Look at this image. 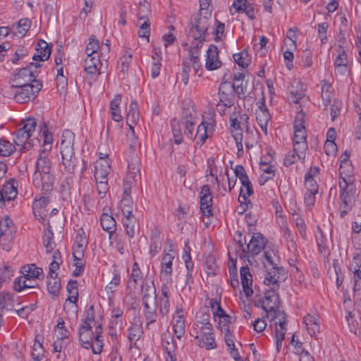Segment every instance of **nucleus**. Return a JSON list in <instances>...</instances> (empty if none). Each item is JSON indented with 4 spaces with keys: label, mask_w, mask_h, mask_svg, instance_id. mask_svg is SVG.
Here are the masks:
<instances>
[{
    "label": "nucleus",
    "mask_w": 361,
    "mask_h": 361,
    "mask_svg": "<svg viewBox=\"0 0 361 361\" xmlns=\"http://www.w3.org/2000/svg\"><path fill=\"white\" fill-rule=\"evenodd\" d=\"M209 20L200 13L193 16L191 21L190 35L192 38L205 37L206 32L209 26Z\"/></svg>",
    "instance_id": "ddd939ff"
},
{
    "label": "nucleus",
    "mask_w": 361,
    "mask_h": 361,
    "mask_svg": "<svg viewBox=\"0 0 361 361\" xmlns=\"http://www.w3.org/2000/svg\"><path fill=\"white\" fill-rule=\"evenodd\" d=\"M191 249L189 246L188 240L185 242V245L183 251L182 259L185 262L186 269L189 270H192L193 268V262H192V258L190 256Z\"/></svg>",
    "instance_id": "e2e57ef3"
},
{
    "label": "nucleus",
    "mask_w": 361,
    "mask_h": 361,
    "mask_svg": "<svg viewBox=\"0 0 361 361\" xmlns=\"http://www.w3.org/2000/svg\"><path fill=\"white\" fill-rule=\"evenodd\" d=\"M305 114L300 110L295 117L294 121V135L293 137V144L295 147L303 155V152L307 151L308 145L307 142V131L305 127Z\"/></svg>",
    "instance_id": "6e6552de"
},
{
    "label": "nucleus",
    "mask_w": 361,
    "mask_h": 361,
    "mask_svg": "<svg viewBox=\"0 0 361 361\" xmlns=\"http://www.w3.org/2000/svg\"><path fill=\"white\" fill-rule=\"evenodd\" d=\"M123 226L126 228V234L130 238H133L135 235L136 219L133 214L125 215Z\"/></svg>",
    "instance_id": "864d4df0"
},
{
    "label": "nucleus",
    "mask_w": 361,
    "mask_h": 361,
    "mask_svg": "<svg viewBox=\"0 0 361 361\" xmlns=\"http://www.w3.org/2000/svg\"><path fill=\"white\" fill-rule=\"evenodd\" d=\"M234 173L235 177L239 178L242 186L243 187L240 189L238 201L241 202V199H243V200L246 202L247 197L253 194L252 183L242 165H236L235 166Z\"/></svg>",
    "instance_id": "f8f14e48"
},
{
    "label": "nucleus",
    "mask_w": 361,
    "mask_h": 361,
    "mask_svg": "<svg viewBox=\"0 0 361 361\" xmlns=\"http://www.w3.org/2000/svg\"><path fill=\"white\" fill-rule=\"evenodd\" d=\"M47 290L48 292L56 296L59 293L61 287L60 279L58 276L57 272H49L47 276Z\"/></svg>",
    "instance_id": "79ce46f5"
},
{
    "label": "nucleus",
    "mask_w": 361,
    "mask_h": 361,
    "mask_svg": "<svg viewBox=\"0 0 361 361\" xmlns=\"http://www.w3.org/2000/svg\"><path fill=\"white\" fill-rule=\"evenodd\" d=\"M259 302H262V307L268 317L269 313L275 312L278 310L280 303L279 295L276 291L267 289L264 293V299Z\"/></svg>",
    "instance_id": "a211bd4d"
},
{
    "label": "nucleus",
    "mask_w": 361,
    "mask_h": 361,
    "mask_svg": "<svg viewBox=\"0 0 361 361\" xmlns=\"http://www.w3.org/2000/svg\"><path fill=\"white\" fill-rule=\"evenodd\" d=\"M161 248V240L157 234H152L151 236V243L149 245V253L152 256H155Z\"/></svg>",
    "instance_id": "774afa93"
},
{
    "label": "nucleus",
    "mask_w": 361,
    "mask_h": 361,
    "mask_svg": "<svg viewBox=\"0 0 361 361\" xmlns=\"http://www.w3.org/2000/svg\"><path fill=\"white\" fill-rule=\"evenodd\" d=\"M62 158V164L64 170L69 174H73L76 169L77 159L74 156V153L61 154Z\"/></svg>",
    "instance_id": "49530a36"
},
{
    "label": "nucleus",
    "mask_w": 361,
    "mask_h": 361,
    "mask_svg": "<svg viewBox=\"0 0 361 361\" xmlns=\"http://www.w3.org/2000/svg\"><path fill=\"white\" fill-rule=\"evenodd\" d=\"M321 98L322 104L326 109L331 103V99L333 98L334 89L332 85L324 80L321 82Z\"/></svg>",
    "instance_id": "c03bdc74"
},
{
    "label": "nucleus",
    "mask_w": 361,
    "mask_h": 361,
    "mask_svg": "<svg viewBox=\"0 0 361 361\" xmlns=\"http://www.w3.org/2000/svg\"><path fill=\"white\" fill-rule=\"evenodd\" d=\"M229 121L231 133L232 136H234L235 134L243 135L242 128L243 125L240 123V121L237 117V114L235 113H233L230 116Z\"/></svg>",
    "instance_id": "6e6d98bb"
},
{
    "label": "nucleus",
    "mask_w": 361,
    "mask_h": 361,
    "mask_svg": "<svg viewBox=\"0 0 361 361\" xmlns=\"http://www.w3.org/2000/svg\"><path fill=\"white\" fill-rule=\"evenodd\" d=\"M147 281H152L151 279H147V276H145L143 272H132L129 275V280L128 283V288L135 289L137 286H140V290L146 286Z\"/></svg>",
    "instance_id": "72a5a7b5"
},
{
    "label": "nucleus",
    "mask_w": 361,
    "mask_h": 361,
    "mask_svg": "<svg viewBox=\"0 0 361 361\" xmlns=\"http://www.w3.org/2000/svg\"><path fill=\"white\" fill-rule=\"evenodd\" d=\"M21 126L16 132L13 141L16 145L28 150L34 145V140L31 137L37 127L36 119L29 117L22 121Z\"/></svg>",
    "instance_id": "423d86ee"
},
{
    "label": "nucleus",
    "mask_w": 361,
    "mask_h": 361,
    "mask_svg": "<svg viewBox=\"0 0 361 361\" xmlns=\"http://www.w3.org/2000/svg\"><path fill=\"white\" fill-rule=\"evenodd\" d=\"M35 50L32 59L37 61H44L48 60L51 55V47L44 40L40 39L36 44Z\"/></svg>",
    "instance_id": "c756f323"
},
{
    "label": "nucleus",
    "mask_w": 361,
    "mask_h": 361,
    "mask_svg": "<svg viewBox=\"0 0 361 361\" xmlns=\"http://www.w3.org/2000/svg\"><path fill=\"white\" fill-rule=\"evenodd\" d=\"M55 177L52 172L34 173L32 183L35 187L40 188L44 192H49L54 189Z\"/></svg>",
    "instance_id": "2eb2a0df"
},
{
    "label": "nucleus",
    "mask_w": 361,
    "mask_h": 361,
    "mask_svg": "<svg viewBox=\"0 0 361 361\" xmlns=\"http://www.w3.org/2000/svg\"><path fill=\"white\" fill-rule=\"evenodd\" d=\"M127 123L131 131V134L134 135L133 126L137 124L139 120V109L136 101L133 100L129 106V111L127 114Z\"/></svg>",
    "instance_id": "ea45409f"
},
{
    "label": "nucleus",
    "mask_w": 361,
    "mask_h": 361,
    "mask_svg": "<svg viewBox=\"0 0 361 361\" xmlns=\"http://www.w3.org/2000/svg\"><path fill=\"white\" fill-rule=\"evenodd\" d=\"M101 62L99 55L87 56L84 60V70L91 76H98L100 74Z\"/></svg>",
    "instance_id": "a878e982"
},
{
    "label": "nucleus",
    "mask_w": 361,
    "mask_h": 361,
    "mask_svg": "<svg viewBox=\"0 0 361 361\" xmlns=\"http://www.w3.org/2000/svg\"><path fill=\"white\" fill-rule=\"evenodd\" d=\"M141 294L145 309L157 307L156 289L152 281H147L146 286L141 290Z\"/></svg>",
    "instance_id": "4be33fe9"
},
{
    "label": "nucleus",
    "mask_w": 361,
    "mask_h": 361,
    "mask_svg": "<svg viewBox=\"0 0 361 361\" xmlns=\"http://www.w3.org/2000/svg\"><path fill=\"white\" fill-rule=\"evenodd\" d=\"M44 352L42 343L39 340V336H37L31 353L33 361H41L44 357Z\"/></svg>",
    "instance_id": "5fc2aeb1"
},
{
    "label": "nucleus",
    "mask_w": 361,
    "mask_h": 361,
    "mask_svg": "<svg viewBox=\"0 0 361 361\" xmlns=\"http://www.w3.org/2000/svg\"><path fill=\"white\" fill-rule=\"evenodd\" d=\"M238 246L239 250H241V252L239 254V258L240 260H243L245 262V265L240 267V271H249V265L252 268L260 269L255 256L257 255L265 248L267 243L265 238L260 233H254L246 246L247 250L246 251L243 247L246 244L245 237L243 238L241 233H238Z\"/></svg>",
    "instance_id": "7ed1b4c3"
},
{
    "label": "nucleus",
    "mask_w": 361,
    "mask_h": 361,
    "mask_svg": "<svg viewBox=\"0 0 361 361\" xmlns=\"http://www.w3.org/2000/svg\"><path fill=\"white\" fill-rule=\"evenodd\" d=\"M173 329L177 337L180 339L185 334V319L183 311L177 310L173 317Z\"/></svg>",
    "instance_id": "4c0bfd02"
},
{
    "label": "nucleus",
    "mask_w": 361,
    "mask_h": 361,
    "mask_svg": "<svg viewBox=\"0 0 361 361\" xmlns=\"http://www.w3.org/2000/svg\"><path fill=\"white\" fill-rule=\"evenodd\" d=\"M187 60H191V68H192L195 75L201 77L202 74V67L200 59V54L193 52L191 56L187 57Z\"/></svg>",
    "instance_id": "4d7b16f0"
},
{
    "label": "nucleus",
    "mask_w": 361,
    "mask_h": 361,
    "mask_svg": "<svg viewBox=\"0 0 361 361\" xmlns=\"http://www.w3.org/2000/svg\"><path fill=\"white\" fill-rule=\"evenodd\" d=\"M191 60L185 59L182 64L181 80L185 85H187L189 82L190 73L191 72Z\"/></svg>",
    "instance_id": "338daca9"
},
{
    "label": "nucleus",
    "mask_w": 361,
    "mask_h": 361,
    "mask_svg": "<svg viewBox=\"0 0 361 361\" xmlns=\"http://www.w3.org/2000/svg\"><path fill=\"white\" fill-rule=\"evenodd\" d=\"M152 59L149 71L151 77L154 79L159 75L161 68L162 56L160 49H154Z\"/></svg>",
    "instance_id": "c9c22d12"
},
{
    "label": "nucleus",
    "mask_w": 361,
    "mask_h": 361,
    "mask_svg": "<svg viewBox=\"0 0 361 361\" xmlns=\"http://www.w3.org/2000/svg\"><path fill=\"white\" fill-rule=\"evenodd\" d=\"M100 224L104 231L109 233V238L111 239L116 229V221L112 216L103 214L100 218Z\"/></svg>",
    "instance_id": "37998d69"
},
{
    "label": "nucleus",
    "mask_w": 361,
    "mask_h": 361,
    "mask_svg": "<svg viewBox=\"0 0 361 361\" xmlns=\"http://www.w3.org/2000/svg\"><path fill=\"white\" fill-rule=\"evenodd\" d=\"M44 226L43 234V244L47 253L54 250L56 244L54 240V232L50 226L49 221L47 224H42Z\"/></svg>",
    "instance_id": "e433bc0d"
},
{
    "label": "nucleus",
    "mask_w": 361,
    "mask_h": 361,
    "mask_svg": "<svg viewBox=\"0 0 361 361\" xmlns=\"http://www.w3.org/2000/svg\"><path fill=\"white\" fill-rule=\"evenodd\" d=\"M132 184L128 182L123 183V192L121 200V207L123 214H133V201L130 197V189Z\"/></svg>",
    "instance_id": "cd10ccee"
},
{
    "label": "nucleus",
    "mask_w": 361,
    "mask_h": 361,
    "mask_svg": "<svg viewBox=\"0 0 361 361\" xmlns=\"http://www.w3.org/2000/svg\"><path fill=\"white\" fill-rule=\"evenodd\" d=\"M142 329L140 324H133L128 329V339L130 343H135L142 336Z\"/></svg>",
    "instance_id": "bf43d9fd"
},
{
    "label": "nucleus",
    "mask_w": 361,
    "mask_h": 361,
    "mask_svg": "<svg viewBox=\"0 0 361 361\" xmlns=\"http://www.w3.org/2000/svg\"><path fill=\"white\" fill-rule=\"evenodd\" d=\"M221 66L219 57V49L214 45H210L207 51L205 68L208 71H214Z\"/></svg>",
    "instance_id": "393cba45"
},
{
    "label": "nucleus",
    "mask_w": 361,
    "mask_h": 361,
    "mask_svg": "<svg viewBox=\"0 0 361 361\" xmlns=\"http://www.w3.org/2000/svg\"><path fill=\"white\" fill-rule=\"evenodd\" d=\"M14 151L15 147L11 142L0 139V157L10 156Z\"/></svg>",
    "instance_id": "680f3d73"
},
{
    "label": "nucleus",
    "mask_w": 361,
    "mask_h": 361,
    "mask_svg": "<svg viewBox=\"0 0 361 361\" xmlns=\"http://www.w3.org/2000/svg\"><path fill=\"white\" fill-rule=\"evenodd\" d=\"M147 281H152L151 279H147V276H145L143 272H132L129 275V280L128 283V288L135 289L137 286H140V290L146 286Z\"/></svg>",
    "instance_id": "f704fd0d"
},
{
    "label": "nucleus",
    "mask_w": 361,
    "mask_h": 361,
    "mask_svg": "<svg viewBox=\"0 0 361 361\" xmlns=\"http://www.w3.org/2000/svg\"><path fill=\"white\" fill-rule=\"evenodd\" d=\"M99 49V41L91 36L89 38V42L85 49V54L87 56L99 55L98 50Z\"/></svg>",
    "instance_id": "69168bd1"
},
{
    "label": "nucleus",
    "mask_w": 361,
    "mask_h": 361,
    "mask_svg": "<svg viewBox=\"0 0 361 361\" xmlns=\"http://www.w3.org/2000/svg\"><path fill=\"white\" fill-rule=\"evenodd\" d=\"M338 45L336 49V56L334 61L336 73L341 75L345 74L348 71V59L345 52L344 37L338 40Z\"/></svg>",
    "instance_id": "4468645a"
},
{
    "label": "nucleus",
    "mask_w": 361,
    "mask_h": 361,
    "mask_svg": "<svg viewBox=\"0 0 361 361\" xmlns=\"http://www.w3.org/2000/svg\"><path fill=\"white\" fill-rule=\"evenodd\" d=\"M48 154L44 152H40L36 161V169L34 173H47L52 172L51 163L48 159Z\"/></svg>",
    "instance_id": "58836bf2"
},
{
    "label": "nucleus",
    "mask_w": 361,
    "mask_h": 361,
    "mask_svg": "<svg viewBox=\"0 0 361 361\" xmlns=\"http://www.w3.org/2000/svg\"><path fill=\"white\" fill-rule=\"evenodd\" d=\"M218 97L219 101L216 105V109L221 116H224L235 104V96L230 82H223L219 85Z\"/></svg>",
    "instance_id": "1a4fd4ad"
},
{
    "label": "nucleus",
    "mask_w": 361,
    "mask_h": 361,
    "mask_svg": "<svg viewBox=\"0 0 361 361\" xmlns=\"http://www.w3.org/2000/svg\"><path fill=\"white\" fill-rule=\"evenodd\" d=\"M13 87L16 88L13 92L14 100L18 103L25 104L36 97L42 87V84L40 81H35V83Z\"/></svg>",
    "instance_id": "9d476101"
},
{
    "label": "nucleus",
    "mask_w": 361,
    "mask_h": 361,
    "mask_svg": "<svg viewBox=\"0 0 361 361\" xmlns=\"http://www.w3.org/2000/svg\"><path fill=\"white\" fill-rule=\"evenodd\" d=\"M288 278V272H266L264 283L269 290L277 291L281 283Z\"/></svg>",
    "instance_id": "5701e85b"
},
{
    "label": "nucleus",
    "mask_w": 361,
    "mask_h": 361,
    "mask_svg": "<svg viewBox=\"0 0 361 361\" xmlns=\"http://www.w3.org/2000/svg\"><path fill=\"white\" fill-rule=\"evenodd\" d=\"M271 118V116L264 105V101L263 100L261 105L259 106L256 110V121L262 129V130L267 134V128L269 121Z\"/></svg>",
    "instance_id": "c85d7f7f"
},
{
    "label": "nucleus",
    "mask_w": 361,
    "mask_h": 361,
    "mask_svg": "<svg viewBox=\"0 0 361 361\" xmlns=\"http://www.w3.org/2000/svg\"><path fill=\"white\" fill-rule=\"evenodd\" d=\"M75 134L70 130H65L61 136V154L74 153L73 144H74Z\"/></svg>",
    "instance_id": "7c9ffc66"
},
{
    "label": "nucleus",
    "mask_w": 361,
    "mask_h": 361,
    "mask_svg": "<svg viewBox=\"0 0 361 361\" xmlns=\"http://www.w3.org/2000/svg\"><path fill=\"white\" fill-rule=\"evenodd\" d=\"M235 63L240 67L245 68L251 63V57L250 56L247 50H243L239 53L234 54L233 56Z\"/></svg>",
    "instance_id": "3c124183"
},
{
    "label": "nucleus",
    "mask_w": 361,
    "mask_h": 361,
    "mask_svg": "<svg viewBox=\"0 0 361 361\" xmlns=\"http://www.w3.org/2000/svg\"><path fill=\"white\" fill-rule=\"evenodd\" d=\"M210 315L208 311L200 312L197 315L195 326L198 328L201 336L199 346L207 350L214 349L216 347L215 343L212 324L209 322Z\"/></svg>",
    "instance_id": "39448f33"
},
{
    "label": "nucleus",
    "mask_w": 361,
    "mask_h": 361,
    "mask_svg": "<svg viewBox=\"0 0 361 361\" xmlns=\"http://www.w3.org/2000/svg\"><path fill=\"white\" fill-rule=\"evenodd\" d=\"M315 238L321 254L324 256L328 255L329 254L328 240L319 227L317 228Z\"/></svg>",
    "instance_id": "de8ad7c7"
},
{
    "label": "nucleus",
    "mask_w": 361,
    "mask_h": 361,
    "mask_svg": "<svg viewBox=\"0 0 361 361\" xmlns=\"http://www.w3.org/2000/svg\"><path fill=\"white\" fill-rule=\"evenodd\" d=\"M280 228L283 238L287 242L288 248L293 252L296 251L297 245L295 242V234L290 230L286 221L283 218H281Z\"/></svg>",
    "instance_id": "473e14b6"
},
{
    "label": "nucleus",
    "mask_w": 361,
    "mask_h": 361,
    "mask_svg": "<svg viewBox=\"0 0 361 361\" xmlns=\"http://www.w3.org/2000/svg\"><path fill=\"white\" fill-rule=\"evenodd\" d=\"M93 321V313L88 312L78 331L79 341L84 348H91L94 354H100L103 350V341L101 339L102 328L101 325H97L95 331H92L91 324Z\"/></svg>",
    "instance_id": "20e7f679"
},
{
    "label": "nucleus",
    "mask_w": 361,
    "mask_h": 361,
    "mask_svg": "<svg viewBox=\"0 0 361 361\" xmlns=\"http://www.w3.org/2000/svg\"><path fill=\"white\" fill-rule=\"evenodd\" d=\"M94 177L97 184V192L101 197H104L109 190L108 175L111 172L109 159H97L94 166Z\"/></svg>",
    "instance_id": "0eeeda50"
},
{
    "label": "nucleus",
    "mask_w": 361,
    "mask_h": 361,
    "mask_svg": "<svg viewBox=\"0 0 361 361\" xmlns=\"http://www.w3.org/2000/svg\"><path fill=\"white\" fill-rule=\"evenodd\" d=\"M121 102V96L116 94L110 102V114L113 121L119 123L122 122L123 116L121 115L120 104Z\"/></svg>",
    "instance_id": "a19ab883"
},
{
    "label": "nucleus",
    "mask_w": 361,
    "mask_h": 361,
    "mask_svg": "<svg viewBox=\"0 0 361 361\" xmlns=\"http://www.w3.org/2000/svg\"><path fill=\"white\" fill-rule=\"evenodd\" d=\"M200 210L203 216H212V196L208 185L201 188L200 192Z\"/></svg>",
    "instance_id": "6ab92c4d"
},
{
    "label": "nucleus",
    "mask_w": 361,
    "mask_h": 361,
    "mask_svg": "<svg viewBox=\"0 0 361 361\" xmlns=\"http://www.w3.org/2000/svg\"><path fill=\"white\" fill-rule=\"evenodd\" d=\"M195 113L194 109H183L180 121H171L174 142L180 145L183 142V135L195 142V147H200L207 139L212 135L216 121L213 118L203 119L195 130Z\"/></svg>",
    "instance_id": "f257e3e1"
},
{
    "label": "nucleus",
    "mask_w": 361,
    "mask_h": 361,
    "mask_svg": "<svg viewBox=\"0 0 361 361\" xmlns=\"http://www.w3.org/2000/svg\"><path fill=\"white\" fill-rule=\"evenodd\" d=\"M128 161V173L124 182L133 184L137 182L140 178V159L137 155L133 149L132 154L127 159Z\"/></svg>",
    "instance_id": "dca6fc26"
},
{
    "label": "nucleus",
    "mask_w": 361,
    "mask_h": 361,
    "mask_svg": "<svg viewBox=\"0 0 361 361\" xmlns=\"http://www.w3.org/2000/svg\"><path fill=\"white\" fill-rule=\"evenodd\" d=\"M338 186L340 189V216L343 218L353 207L357 195L354 169L350 162L340 164Z\"/></svg>",
    "instance_id": "f03ea898"
},
{
    "label": "nucleus",
    "mask_w": 361,
    "mask_h": 361,
    "mask_svg": "<svg viewBox=\"0 0 361 361\" xmlns=\"http://www.w3.org/2000/svg\"><path fill=\"white\" fill-rule=\"evenodd\" d=\"M41 67L39 63H30L16 73L12 78V86H21L27 83H35L38 75V69Z\"/></svg>",
    "instance_id": "9b49d317"
},
{
    "label": "nucleus",
    "mask_w": 361,
    "mask_h": 361,
    "mask_svg": "<svg viewBox=\"0 0 361 361\" xmlns=\"http://www.w3.org/2000/svg\"><path fill=\"white\" fill-rule=\"evenodd\" d=\"M243 292L247 298L253 294L252 288V276L250 272H240Z\"/></svg>",
    "instance_id": "09e8293b"
},
{
    "label": "nucleus",
    "mask_w": 361,
    "mask_h": 361,
    "mask_svg": "<svg viewBox=\"0 0 361 361\" xmlns=\"http://www.w3.org/2000/svg\"><path fill=\"white\" fill-rule=\"evenodd\" d=\"M16 233V227L11 218L6 215L0 221V240L11 241Z\"/></svg>",
    "instance_id": "b1692460"
},
{
    "label": "nucleus",
    "mask_w": 361,
    "mask_h": 361,
    "mask_svg": "<svg viewBox=\"0 0 361 361\" xmlns=\"http://www.w3.org/2000/svg\"><path fill=\"white\" fill-rule=\"evenodd\" d=\"M262 267L267 271H273L279 269L280 258L276 252L269 247L264 252L263 256L260 258Z\"/></svg>",
    "instance_id": "412c9836"
},
{
    "label": "nucleus",
    "mask_w": 361,
    "mask_h": 361,
    "mask_svg": "<svg viewBox=\"0 0 361 361\" xmlns=\"http://www.w3.org/2000/svg\"><path fill=\"white\" fill-rule=\"evenodd\" d=\"M48 196H42L39 199H35L32 203V209L35 218L42 224H47L48 210L46 209L49 202Z\"/></svg>",
    "instance_id": "f3484780"
},
{
    "label": "nucleus",
    "mask_w": 361,
    "mask_h": 361,
    "mask_svg": "<svg viewBox=\"0 0 361 361\" xmlns=\"http://www.w3.org/2000/svg\"><path fill=\"white\" fill-rule=\"evenodd\" d=\"M274 317L275 319H278V321L275 322V341L276 350L277 352H279L282 348L283 341L284 340L285 334L286 332V315L283 312H278Z\"/></svg>",
    "instance_id": "aec40b11"
},
{
    "label": "nucleus",
    "mask_w": 361,
    "mask_h": 361,
    "mask_svg": "<svg viewBox=\"0 0 361 361\" xmlns=\"http://www.w3.org/2000/svg\"><path fill=\"white\" fill-rule=\"evenodd\" d=\"M77 302H78V300H73L72 299H68V298H67L66 300V302L64 303L63 310L69 317H75L77 316V313H78Z\"/></svg>",
    "instance_id": "052dcab7"
},
{
    "label": "nucleus",
    "mask_w": 361,
    "mask_h": 361,
    "mask_svg": "<svg viewBox=\"0 0 361 361\" xmlns=\"http://www.w3.org/2000/svg\"><path fill=\"white\" fill-rule=\"evenodd\" d=\"M305 155L306 151L303 152V155H300V152H299V150H298L296 147L293 146V151L288 152L284 159V165L286 166H289L295 163L298 160H300L302 162H304L305 159Z\"/></svg>",
    "instance_id": "8fccbe9b"
},
{
    "label": "nucleus",
    "mask_w": 361,
    "mask_h": 361,
    "mask_svg": "<svg viewBox=\"0 0 361 361\" xmlns=\"http://www.w3.org/2000/svg\"><path fill=\"white\" fill-rule=\"evenodd\" d=\"M292 215L294 216V222L298 229V231L301 237L302 238V239L306 240L307 237V233L306 229V224L304 219L299 214H298L295 211H294L292 213Z\"/></svg>",
    "instance_id": "13d9d810"
},
{
    "label": "nucleus",
    "mask_w": 361,
    "mask_h": 361,
    "mask_svg": "<svg viewBox=\"0 0 361 361\" xmlns=\"http://www.w3.org/2000/svg\"><path fill=\"white\" fill-rule=\"evenodd\" d=\"M133 52L130 48L123 51L122 56L120 58L121 71L126 74L128 72L130 65L132 61Z\"/></svg>",
    "instance_id": "603ef678"
},
{
    "label": "nucleus",
    "mask_w": 361,
    "mask_h": 361,
    "mask_svg": "<svg viewBox=\"0 0 361 361\" xmlns=\"http://www.w3.org/2000/svg\"><path fill=\"white\" fill-rule=\"evenodd\" d=\"M40 131L42 133V137H43V145L40 152L49 153L52 148L53 136L49 131V128L46 123H44L40 127Z\"/></svg>",
    "instance_id": "a18cd8bd"
},
{
    "label": "nucleus",
    "mask_w": 361,
    "mask_h": 361,
    "mask_svg": "<svg viewBox=\"0 0 361 361\" xmlns=\"http://www.w3.org/2000/svg\"><path fill=\"white\" fill-rule=\"evenodd\" d=\"M177 254L176 245L170 243L167 248L164 251L161 262V271H164V269H165V271L168 269L172 271L173 262L177 256Z\"/></svg>",
    "instance_id": "bb28decb"
},
{
    "label": "nucleus",
    "mask_w": 361,
    "mask_h": 361,
    "mask_svg": "<svg viewBox=\"0 0 361 361\" xmlns=\"http://www.w3.org/2000/svg\"><path fill=\"white\" fill-rule=\"evenodd\" d=\"M303 323L311 336H316L320 332L319 318L317 315L307 314L303 318Z\"/></svg>",
    "instance_id": "2f4dec72"
},
{
    "label": "nucleus",
    "mask_w": 361,
    "mask_h": 361,
    "mask_svg": "<svg viewBox=\"0 0 361 361\" xmlns=\"http://www.w3.org/2000/svg\"><path fill=\"white\" fill-rule=\"evenodd\" d=\"M162 345L167 353H173L176 348L173 336L169 334L163 336Z\"/></svg>",
    "instance_id": "0e129e2a"
}]
</instances>
